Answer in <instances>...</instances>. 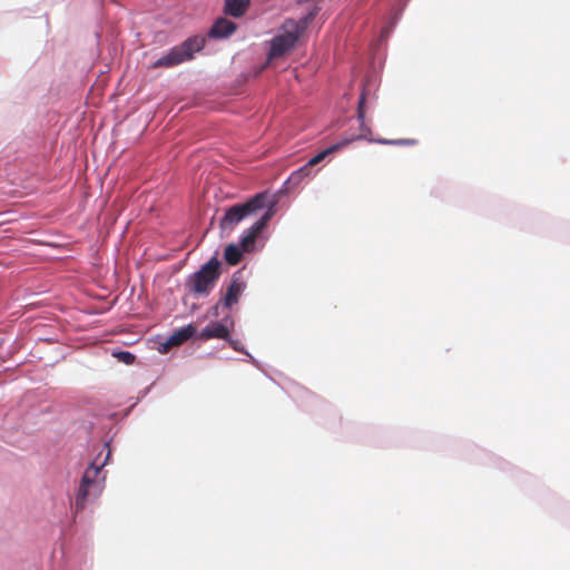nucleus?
<instances>
[{
	"mask_svg": "<svg viewBox=\"0 0 570 570\" xmlns=\"http://www.w3.org/2000/svg\"><path fill=\"white\" fill-rule=\"evenodd\" d=\"M195 333H196V327L191 324L179 328L173 335H170L165 343L160 344L159 352L168 353L170 347L181 345L187 340H189L191 336H194Z\"/></svg>",
	"mask_w": 570,
	"mask_h": 570,
	"instance_id": "nucleus-8",
	"label": "nucleus"
},
{
	"mask_svg": "<svg viewBox=\"0 0 570 570\" xmlns=\"http://www.w3.org/2000/svg\"><path fill=\"white\" fill-rule=\"evenodd\" d=\"M187 61L185 56L183 55V51L179 49V47H174L169 50L168 53L157 59L151 68H170L175 67L181 62Z\"/></svg>",
	"mask_w": 570,
	"mask_h": 570,
	"instance_id": "nucleus-9",
	"label": "nucleus"
},
{
	"mask_svg": "<svg viewBox=\"0 0 570 570\" xmlns=\"http://www.w3.org/2000/svg\"><path fill=\"white\" fill-rule=\"evenodd\" d=\"M246 288V282L243 279L240 272L233 275L229 285L227 286L225 295L219 302L213 306L212 315L218 317L225 314L233 305L238 303V299Z\"/></svg>",
	"mask_w": 570,
	"mask_h": 570,
	"instance_id": "nucleus-6",
	"label": "nucleus"
},
{
	"mask_svg": "<svg viewBox=\"0 0 570 570\" xmlns=\"http://www.w3.org/2000/svg\"><path fill=\"white\" fill-rule=\"evenodd\" d=\"M365 99H366V91H365V89H363V91L360 96L358 106H357V119L360 120V124H361L360 135H357L355 137H351V138L341 139L336 144L322 150L321 153H318L317 155H315L314 157H312L308 160V166L314 167L315 165L323 161L328 155L341 150L342 148L348 146L352 141H354L356 139H366L371 142H377V144H382V145H414V144H416L415 139H384V138L373 139L371 137V135H372L371 129L367 126H365Z\"/></svg>",
	"mask_w": 570,
	"mask_h": 570,
	"instance_id": "nucleus-2",
	"label": "nucleus"
},
{
	"mask_svg": "<svg viewBox=\"0 0 570 570\" xmlns=\"http://www.w3.org/2000/svg\"><path fill=\"white\" fill-rule=\"evenodd\" d=\"M311 170L312 166H308L307 161L304 166H302L299 169H297L289 176L287 183L298 184L303 178L307 177L311 174Z\"/></svg>",
	"mask_w": 570,
	"mask_h": 570,
	"instance_id": "nucleus-15",
	"label": "nucleus"
},
{
	"mask_svg": "<svg viewBox=\"0 0 570 570\" xmlns=\"http://www.w3.org/2000/svg\"><path fill=\"white\" fill-rule=\"evenodd\" d=\"M220 265L217 257H212L199 271L187 278L188 289L195 294L207 296L220 276Z\"/></svg>",
	"mask_w": 570,
	"mask_h": 570,
	"instance_id": "nucleus-4",
	"label": "nucleus"
},
{
	"mask_svg": "<svg viewBox=\"0 0 570 570\" xmlns=\"http://www.w3.org/2000/svg\"><path fill=\"white\" fill-rule=\"evenodd\" d=\"M205 46V39L202 37H190L186 39L181 45H179V49L183 51L186 60H190L194 57L195 52L200 51Z\"/></svg>",
	"mask_w": 570,
	"mask_h": 570,
	"instance_id": "nucleus-11",
	"label": "nucleus"
},
{
	"mask_svg": "<svg viewBox=\"0 0 570 570\" xmlns=\"http://www.w3.org/2000/svg\"><path fill=\"white\" fill-rule=\"evenodd\" d=\"M111 356L125 357V356H134V355L130 352H127V351H119V352H112Z\"/></svg>",
	"mask_w": 570,
	"mask_h": 570,
	"instance_id": "nucleus-16",
	"label": "nucleus"
},
{
	"mask_svg": "<svg viewBox=\"0 0 570 570\" xmlns=\"http://www.w3.org/2000/svg\"><path fill=\"white\" fill-rule=\"evenodd\" d=\"M317 9L309 11L299 20L286 19L278 29V33L269 41L267 62L283 58L289 53L301 37L305 33L309 23L315 19Z\"/></svg>",
	"mask_w": 570,
	"mask_h": 570,
	"instance_id": "nucleus-1",
	"label": "nucleus"
},
{
	"mask_svg": "<svg viewBox=\"0 0 570 570\" xmlns=\"http://www.w3.org/2000/svg\"><path fill=\"white\" fill-rule=\"evenodd\" d=\"M224 256L229 265H237L242 258V249L237 245L229 244L225 248Z\"/></svg>",
	"mask_w": 570,
	"mask_h": 570,
	"instance_id": "nucleus-14",
	"label": "nucleus"
},
{
	"mask_svg": "<svg viewBox=\"0 0 570 570\" xmlns=\"http://www.w3.org/2000/svg\"><path fill=\"white\" fill-rule=\"evenodd\" d=\"M228 336V328L220 323H212L207 325L200 333V338H225Z\"/></svg>",
	"mask_w": 570,
	"mask_h": 570,
	"instance_id": "nucleus-13",
	"label": "nucleus"
},
{
	"mask_svg": "<svg viewBox=\"0 0 570 570\" xmlns=\"http://www.w3.org/2000/svg\"><path fill=\"white\" fill-rule=\"evenodd\" d=\"M266 194L259 193L244 204H236L226 209L219 222L223 232L233 230L235 226L250 215H255L266 205Z\"/></svg>",
	"mask_w": 570,
	"mask_h": 570,
	"instance_id": "nucleus-5",
	"label": "nucleus"
},
{
	"mask_svg": "<svg viewBox=\"0 0 570 570\" xmlns=\"http://www.w3.org/2000/svg\"><path fill=\"white\" fill-rule=\"evenodd\" d=\"M237 29V26L235 22L226 19V18H219L215 21L213 27L209 30V36L212 38H227L230 35H233Z\"/></svg>",
	"mask_w": 570,
	"mask_h": 570,
	"instance_id": "nucleus-10",
	"label": "nucleus"
},
{
	"mask_svg": "<svg viewBox=\"0 0 570 570\" xmlns=\"http://www.w3.org/2000/svg\"><path fill=\"white\" fill-rule=\"evenodd\" d=\"M119 361H122L125 364L127 365H130L134 363L135 358H129V357H126V358H118Z\"/></svg>",
	"mask_w": 570,
	"mask_h": 570,
	"instance_id": "nucleus-17",
	"label": "nucleus"
},
{
	"mask_svg": "<svg viewBox=\"0 0 570 570\" xmlns=\"http://www.w3.org/2000/svg\"><path fill=\"white\" fill-rule=\"evenodd\" d=\"M273 212L269 208L256 223H254L242 236L240 245L242 249L247 252L254 245L256 238L261 232L265 228L267 223L271 220Z\"/></svg>",
	"mask_w": 570,
	"mask_h": 570,
	"instance_id": "nucleus-7",
	"label": "nucleus"
},
{
	"mask_svg": "<svg viewBox=\"0 0 570 570\" xmlns=\"http://www.w3.org/2000/svg\"><path fill=\"white\" fill-rule=\"evenodd\" d=\"M250 0H225L224 11L235 18L242 17L249 7Z\"/></svg>",
	"mask_w": 570,
	"mask_h": 570,
	"instance_id": "nucleus-12",
	"label": "nucleus"
},
{
	"mask_svg": "<svg viewBox=\"0 0 570 570\" xmlns=\"http://www.w3.org/2000/svg\"><path fill=\"white\" fill-rule=\"evenodd\" d=\"M101 465L91 463L85 471L75 499L76 512L82 511L91 498H96L102 491L104 478H100Z\"/></svg>",
	"mask_w": 570,
	"mask_h": 570,
	"instance_id": "nucleus-3",
	"label": "nucleus"
}]
</instances>
